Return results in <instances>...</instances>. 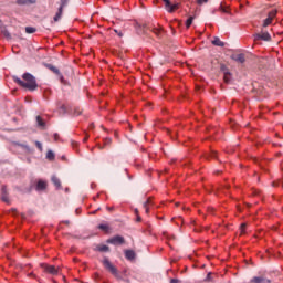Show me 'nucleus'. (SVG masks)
<instances>
[{"mask_svg":"<svg viewBox=\"0 0 283 283\" xmlns=\"http://www.w3.org/2000/svg\"><path fill=\"white\" fill-rule=\"evenodd\" d=\"M277 17V11L274 9L268 13V18L263 21V28H269L273 23V19Z\"/></svg>","mask_w":283,"mask_h":283,"instance_id":"4","label":"nucleus"},{"mask_svg":"<svg viewBox=\"0 0 283 283\" xmlns=\"http://www.w3.org/2000/svg\"><path fill=\"white\" fill-rule=\"evenodd\" d=\"M153 32L158 36V34H160V29H155Z\"/></svg>","mask_w":283,"mask_h":283,"instance_id":"37","label":"nucleus"},{"mask_svg":"<svg viewBox=\"0 0 283 283\" xmlns=\"http://www.w3.org/2000/svg\"><path fill=\"white\" fill-rule=\"evenodd\" d=\"M54 158H56V155H54V151L52 150H48L46 153V160H54Z\"/></svg>","mask_w":283,"mask_h":283,"instance_id":"18","label":"nucleus"},{"mask_svg":"<svg viewBox=\"0 0 283 283\" xmlns=\"http://www.w3.org/2000/svg\"><path fill=\"white\" fill-rule=\"evenodd\" d=\"M60 77V81L63 83V81H65V78L63 77V74L60 73V75H57Z\"/></svg>","mask_w":283,"mask_h":283,"instance_id":"39","label":"nucleus"},{"mask_svg":"<svg viewBox=\"0 0 283 283\" xmlns=\"http://www.w3.org/2000/svg\"><path fill=\"white\" fill-rule=\"evenodd\" d=\"M1 200L2 202L10 205V197H8V188H6V186H2L1 188Z\"/></svg>","mask_w":283,"mask_h":283,"instance_id":"8","label":"nucleus"},{"mask_svg":"<svg viewBox=\"0 0 283 283\" xmlns=\"http://www.w3.org/2000/svg\"><path fill=\"white\" fill-rule=\"evenodd\" d=\"M70 0H60V7L61 8H65V6H67V2H69Z\"/></svg>","mask_w":283,"mask_h":283,"instance_id":"32","label":"nucleus"},{"mask_svg":"<svg viewBox=\"0 0 283 283\" xmlns=\"http://www.w3.org/2000/svg\"><path fill=\"white\" fill-rule=\"evenodd\" d=\"M107 244H114V245H118V244H125V238L122 235H115L111 239H107Z\"/></svg>","mask_w":283,"mask_h":283,"instance_id":"5","label":"nucleus"},{"mask_svg":"<svg viewBox=\"0 0 283 283\" xmlns=\"http://www.w3.org/2000/svg\"><path fill=\"white\" fill-rule=\"evenodd\" d=\"M81 114H83V109H81V107H76V108L74 109V115H75V116H81Z\"/></svg>","mask_w":283,"mask_h":283,"instance_id":"28","label":"nucleus"},{"mask_svg":"<svg viewBox=\"0 0 283 283\" xmlns=\"http://www.w3.org/2000/svg\"><path fill=\"white\" fill-rule=\"evenodd\" d=\"M240 229H241V235H242L247 229V223H242Z\"/></svg>","mask_w":283,"mask_h":283,"instance_id":"33","label":"nucleus"},{"mask_svg":"<svg viewBox=\"0 0 283 283\" xmlns=\"http://www.w3.org/2000/svg\"><path fill=\"white\" fill-rule=\"evenodd\" d=\"M149 202H151V200L147 199V201L144 203V209H145L146 213H149Z\"/></svg>","mask_w":283,"mask_h":283,"instance_id":"26","label":"nucleus"},{"mask_svg":"<svg viewBox=\"0 0 283 283\" xmlns=\"http://www.w3.org/2000/svg\"><path fill=\"white\" fill-rule=\"evenodd\" d=\"M63 222H64V224H70V221H67V220H66V221H63Z\"/></svg>","mask_w":283,"mask_h":283,"instance_id":"44","label":"nucleus"},{"mask_svg":"<svg viewBox=\"0 0 283 283\" xmlns=\"http://www.w3.org/2000/svg\"><path fill=\"white\" fill-rule=\"evenodd\" d=\"M22 78H19L18 76H13V81L14 83H17L18 85H20V87H24L25 90H30V92H34V90H36L38 85H36V78L30 74V73H24L22 75Z\"/></svg>","mask_w":283,"mask_h":283,"instance_id":"1","label":"nucleus"},{"mask_svg":"<svg viewBox=\"0 0 283 283\" xmlns=\"http://www.w3.org/2000/svg\"><path fill=\"white\" fill-rule=\"evenodd\" d=\"M104 144H105V145H112V138H106V139L104 140Z\"/></svg>","mask_w":283,"mask_h":283,"instance_id":"34","label":"nucleus"},{"mask_svg":"<svg viewBox=\"0 0 283 283\" xmlns=\"http://www.w3.org/2000/svg\"><path fill=\"white\" fill-rule=\"evenodd\" d=\"M98 229L101 231H104L105 233H107L109 231V226L102 223V224L98 226Z\"/></svg>","mask_w":283,"mask_h":283,"instance_id":"23","label":"nucleus"},{"mask_svg":"<svg viewBox=\"0 0 283 283\" xmlns=\"http://www.w3.org/2000/svg\"><path fill=\"white\" fill-rule=\"evenodd\" d=\"M165 3V9L167 10V12H174L175 10H178V8H180L179 3L176 4H171V1L169 0H161Z\"/></svg>","mask_w":283,"mask_h":283,"instance_id":"6","label":"nucleus"},{"mask_svg":"<svg viewBox=\"0 0 283 283\" xmlns=\"http://www.w3.org/2000/svg\"><path fill=\"white\" fill-rule=\"evenodd\" d=\"M18 6H33L36 0H17Z\"/></svg>","mask_w":283,"mask_h":283,"instance_id":"13","label":"nucleus"},{"mask_svg":"<svg viewBox=\"0 0 283 283\" xmlns=\"http://www.w3.org/2000/svg\"><path fill=\"white\" fill-rule=\"evenodd\" d=\"M142 218L140 217H137V222H140Z\"/></svg>","mask_w":283,"mask_h":283,"instance_id":"43","label":"nucleus"},{"mask_svg":"<svg viewBox=\"0 0 283 283\" xmlns=\"http://www.w3.org/2000/svg\"><path fill=\"white\" fill-rule=\"evenodd\" d=\"M87 138H88V137H85V138H84V143H87Z\"/></svg>","mask_w":283,"mask_h":283,"instance_id":"46","label":"nucleus"},{"mask_svg":"<svg viewBox=\"0 0 283 283\" xmlns=\"http://www.w3.org/2000/svg\"><path fill=\"white\" fill-rule=\"evenodd\" d=\"M220 70H221V72H222L223 74H228V73H229V69H228L227 65H224V64H221V65H220Z\"/></svg>","mask_w":283,"mask_h":283,"instance_id":"27","label":"nucleus"},{"mask_svg":"<svg viewBox=\"0 0 283 283\" xmlns=\"http://www.w3.org/2000/svg\"><path fill=\"white\" fill-rule=\"evenodd\" d=\"M40 266L43 270V272L48 273L49 275H59L61 271V268H56L54 265H50L46 263H41Z\"/></svg>","mask_w":283,"mask_h":283,"instance_id":"3","label":"nucleus"},{"mask_svg":"<svg viewBox=\"0 0 283 283\" xmlns=\"http://www.w3.org/2000/svg\"><path fill=\"white\" fill-rule=\"evenodd\" d=\"M125 258H126V260H129L132 262V261L136 260V252H134V250H126Z\"/></svg>","mask_w":283,"mask_h":283,"instance_id":"12","label":"nucleus"},{"mask_svg":"<svg viewBox=\"0 0 283 283\" xmlns=\"http://www.w3.org/2000/svg\"><path fill=\"white\" fill-rule=\"evenodd\" d=\"M135 212L138 213V210L136 209Z\"/></svg>","mask_w":283,"mask_h":283,"instance_id":"47","label":"nucleus"},{"mask_svg":"<svg viewBox=\"0 0 283 283\" xmlns=\"http://www.w3.org/2000/svg\"><path fill=\"white\" fill-rule=\"evenodd\" d=\"M60 109H62V112L65 114V112H67V108L65 107V105H62L61 107H60Z\"/></svg>","mask_w":283,"mask_h":283,"instance_id":"38","label":"nucleus"},{"mask_svg":"<svg viewBox=\"0 0 283 283\" xmlns=\"http://www.w3.org/2000/svg\"><path fill=\"white\" fill-rule=\"evenodd\" d=\"M25 32H27V34H34V32H36V28H34V27H27L25 28Z\"/></svg>","mask_w":283,"mask_h":283,"instance_id":"21","label":"nucleus"},{"mask_svg":"<svg viewBox=\"0 0 283 283\" xmlns=\"http://www.w3.org/2000/svg\"><path fill=\"white\" fill-rule=\"evenodd\" d=\"M36 123L39 127H45V122H43V118L41 116H36Z\"/></svg>","mask_w":283,"mask_h":283,"instance_id":"20","label":"nucleus"},{"mask_svg":"<svg viewBox=\"0 0 283 283\" xmlns=\"http://www.w3.org/2000/svg\"><path fill=\"white\" fill-rule=\"evenodd\" d=\"M35 146L38 147L39 151H43V144H41V142H35Z\"/></svg>","mask_w":283,"mask_h":283,"instance_id":"31","label":"nucleus"},{"mask_svg":"<svg viewBox=\"0 0 283 283\" xmlns=\"http://www.w3.org/2000/svg\"><path fill=\"white\" fill-rule=\"evenodd\" d=\"M76 213H78V210H76Z\"/></svg>","mask_w":283,"mask_h":283,"instance_id":"48","label":"nucleus"},{"mask_svg":"<svg viewBox=\"0 0 283 283\" xmlns=\"http://www.w3.org/2000/svg\"><path fill=\"white\" fill-rule=\"evenodd\" d=\"M4 36H10V32L6 31Z\"/></svg>","mask_w":283,"mask_h":283,"instance_id":"42","label":"nucleus"},{"mask_svg":"<svg viewBox=\"0 0 283 283\" xmlns=\"http://www.w3.org/2000/svg\"><path fill=\"white\" fill-rule=\"evenodd\" d=\"M212 45H217L218 48H224V42L220 40V38H214L212 41Z\"/></svg>","mask_w":283,"mask_h":283,"instance_id":"17","label":"nucleus"},{"mask_svg":"<svg viewBox=\"0 0 283 283\" xmlns=\"http://www.w3.org/2000/svg\"><path fill=\"white\" fill-rule=\"evenodd\" d=\"M219 10L224 14H229V9L224 8L222 4L219 7Z\"/></svg>","mask_w":283,"mask_h":283,"instance_id":"29","label":"nucleus"},{"mask_svg":"<svg viewBox=\"0 0 283 283\" xmlns=\"http://www.w3.org/2000/svg\"><path fill=\"white\" fill-rule=\"evenodd\" d=\"M205 282H213V274L211 272L207 274Z\"/></svg>","mask_w":283,"mask_h":283,"instance_id":"25","label":"nucleus"},{"mask_svg":"<svg viewBox=\"0 0 283 283\" xmlns=\"http://www.w3.org/2000/svg\"><path fill=\"white\" fill-rule=\"evenodd\" d=\"M19 147H22V149H25L27 151H30V146L27 144H18Z\"/></svg>","mask_w":283,"mask_h":283,"instance_id":"30","label":"nucleus"},{"mask_svg":"<svg viewBox=\"0 0 283 283\" xmlns=\"http://www.w3.org/2000/svg\"><path fill=\"white\" fill-rule=\"evenodd\" d=\"M209 0H197V3L199 4V6H202V3H207Z\"/></svg>","mask_w":283,"mask_h":283,"instance_id":"35","label":"nucleus"},{"mask_svg":"<svg viewBox=\"0 0 283 283\" xmlns=\"http://www.w3.org/2000/svg\"><path fill=\"white\" fill-rule=\"evenodd\" d=\"M216 154H217V153H212V158H216Z\"/></svg>","mask_w":283,"mask_h":283,"instance_id":"45","label":"nucleus"},{"mask_svg":"<svg viewBox=\"0 0 283 283\" xmlns=\"http://www.w3.org/2000/svg\"><path fill=\"white\" fill-rule=\"evenodd\" d=\"M102 264L107 271H109V273H112V275H114L115 277H120V275L118 274V269H116V266H114V264L109 262V259L104 258Z\"/></svg>","mask_w":283,"mask_h":283,"instance_id":"2","label":"nucleus"},{"mask_svg":"<svg viewBox=\"0 0 283 283\" xmlns=\"http://www.w3.org/2000/svg\"><path fill=\"white\" fill-rule=\"evenodd\" d=\"M54 139L59 140V134H54Z\"/></svg>","mask_w":283,"mask_h":283,"instance_id":"40","label":"nucleus"},{"mask_svg":"<svg viewBox=\"0 0 283 283\" xmlns=\"http://www.w3.org/2000/svg\"><path fill=\"white\" fill-rule=\"evenodd\" d=\"M170 283H182V281L178 280V279H171Z\"/></svg>","mask_w":283,"mask_h":283,"instance_id":"36","label":"nucleus"},{"mask_svg":"<svg viewBox=\"0 0 283 283\" xmlns=\"http://www.w3.org/2000/svg\"><path fill=\"white\" fill-rule=\"evenodd\" d=\"M36 191H45L48 189V182L39 180L35 187Z\"/></svg>","mask_w":283,"mask_h":283,"instance_id":"11","label":"nucleus"},{"mask_svg":"<svg viewBox=\"0 0 283 283\" xmlns=\"http://www.w3.org/2000/svg\"><path fill=\"white\" fill-rule=\"evenodd\" d=\"M52 182L53 185H55V187H61V179H59L57 177L53 176Z\"/></svg>","mask_w":283,"mask_h":283,"instance_id":"22","label":"nucleus"},{"mask_svg":"<svg viewBox=\"0 0 283 283\" xmlns=\"http://www.w3.org/2000/svg\"><path fill=\"white\" fill-rule=\"evenodd\" d=\"M223 81L227 84L231 83V72H228V73L223 74Z\"/></svg>","mask_w":283,"mask_h":283,"instance_id":"19","label":"nucleus"},{"mask_svg":"<svg viewBox=\"0 0 283 283\" xmlns=\"http://www.w3.org/2000/svg\"><path fill=\"white\" fill-rule=\"evenodd\" d=\"M44 67H46V70H50L51 72H53V74H56V76H61V71L56 66L45 63Z\"/></svg>","mask_w":283,"mask_h":283,"instance_id":"10","label":"nucleus"},{"mask_svg":"<svg viewBox=\"0 0 283 283\" xmlns=\"http://www.w3.org/2000/svg\"><path fill=\"white\" fill-rule=\"evenodd\" d=\"M253 283H271V280L262 277V276H255L252 279Z\"/></svg>","mask_w":283,"mask_h":283,"instance_id":"14","label":"nucleus"},{"mask_svg":"<svg viewBox=\"0 0 283 283\" xmlns=\"http://www.w3.org/2000/svg\"><path fill=\"white\" fill-rule=\"evenodd\" d=\"M254 41H271V34L269 32L256 33Z\"/></svg>","mask_w":283,"mask_h":283,"instance_id":"7","label":"nucleus"},{"mask_svg":"<svg viewBox=\"0 0 283 283\" xmlns=\"http://www.w3.org/2000/svg\"><path fill=\"white\" fill-rule=\"evenodd\" d=\"M193 19H195V17L191 15V17H189V19L186 21V28H187V29L191 28V23H193Z\"/></svg>","mask_w":283,"mask_h":283,"instance_id":"24","label":"nucleus"},{"mask_svg":"<svg viewBox=\"0 0 283 283\" xmlns=\"http://www.w3.org/2000/svg\"><path fill=\"white\" fill-rule=\"evenodd\" d=\"M61 17H63V7H60L57 12L55 13L53 21L56 23L61 21Z\"/></svg>","mask_w":283,"mask_h":283,"instance_id":"15","label":"nucleus"},{"mask_svg":"<svg viewBox=\"0 0 283 283\" xmlns=\"http://www.w3.org/2000/svg\"><path fill=\"white\" fill-rule=\"evenodd\" d=\"M101 253H109V247L105 244L97 245L96 248Z\"/></svg>","mask_w":283,"mask_h":283,"instance_id":"16","label":"nucleus"},{"mask_svg":"<svg viewBox=\"0 0 283 283\" xmlns=\"http://www.w3.org/2000/svg\"><path fill=\"white\" fill-rule=\"evenodd\" d=\"M231 59H232V61H235L237 63H244V61H247V59L244 57V53L232 54Z\"/></svg>","mask_w":283,"mask_h":283,"instance_id":"9","label":"nucleus"},{"mask_svg":"<svg viewBox=\"0 0 283 283\" xmlns=\"http://www.w3.org/2000/svg\"><path fill=\"white\" fill-rule=\"evenodd\" d=\"M108 211H114V207H107Z\"/></svg>","mask_w":283,"mask_h":283,"instance_id":"41","label":"nucleus"}]
</instances>
